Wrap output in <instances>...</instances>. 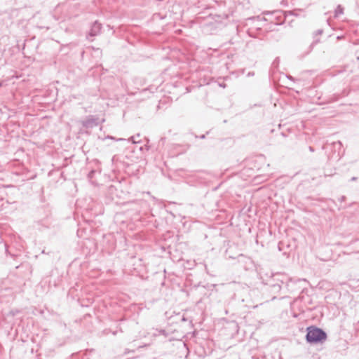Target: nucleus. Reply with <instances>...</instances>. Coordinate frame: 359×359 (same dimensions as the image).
<instances>
[{"mask_svg":"<svg viewBox=\"0 0 359 359\" xmlns=\"http://www.w3.org/2000/svg\"><path fill=\"white\" fill-rule=\"evenodd\" d=\"M326 339V334L320 329L309 327L306 334V339L310 343H317L324 341Z\"/></svg>","mask_w":359,"mask_h":359,"instance_id":"1","label":"nucleus"},{"mask_svg":"<svg viewBox=\"0 0 359 359\" xmlns=\"http://www.w3.org/2000/svg\"><path fill=\"white\" fill-rule=\"evenodd\" d=\"M343 13V8L341 6H338L335 10V16L337 17Z\"/></svg>","mask_w":359,"mask_h":359,"instance_id":"4","label":"nucleus"},{"mask_svg":"<svg viewBox=\"0 0 359 359\" xmlns=\"http://www.w3.org/2000/svg\"><path fill=\"white\" fill-rule=\"evenodd\" d=\"M138 137H139V135H137V137H131L130 138V141H132V142H133V143H137V142H139V140H137Z\"/></svg>","mask_w":359,"mask_h":359,"instance_id":"5","label":"nucleus"},{"mask_svg":"<svg viewBox=\"0 0 359 359\" xmlns=\"http://www.w3.org/2000/svg\"><path fill=\"white\" fill-rule=\"evenodd\" d=\"M98 124L97 118L94 116H88L82 121V125L86 128H92Z\"/></svg>","mask_w":359,"mask_h":359,"instance_id":"2","label":"nucleus"},{"mask_svg":"<svg viewBox=\"0 0 359 359\" xmlns=\"http://www.w3.org/2000/svg\"><path fill=\"white\" fill-rule=\"evenodd\" d=\"M100 29V24H98V23H95L93 27V29L91 30V32H90V35L91 36H95L96 35V32L97 31H99Z\"/></svg>","mask_w":359,"mask_h":359,"instance_id":"3","label":"nucleus"}]
</instances>
